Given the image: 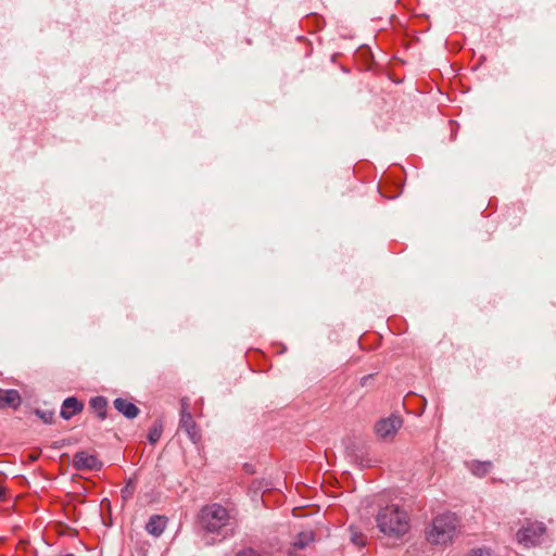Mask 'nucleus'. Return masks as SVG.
<instances>
[{
  "label": "nucleus",
  "instance_id": "obj_1",
  "mask_svg": "<svg viewBox=\"0 0 556 556\" xmlns=\"http://www.w3.org/2000/svg\"><path fill=\"white\" fill-rule=\"evenodd\" d=\"M199 518L204 531L223 539L232 535L237 528L236 514L217 503L204 506Z\"/></svg>",
  "mask_w": 556,
  "mask_h": 556
},
{
  "label": "nucleus",
  "instance_id": "obj_2",
  "mask_svg": "<svg viewBox=\"0 0 556 556\" xmlns=\"http://www.w3.org/2000/svg\"><path fill=\"white\" fill-rule=\"evenodd\" d=\"M376 523L381 533L389 538H402L410 528L408 513L396 504L381 507L376 516Z\"/></svg>",
  "mask_w": 556,
  "mask_h": 556
},
{
  "label": "nucleus",
  "instance_id": "obj_3",
  "mask_svg": "<svg viewBox=\"0 0 556 556\" xmlns=\"http://www.w3.org/2000/svg\"><path fill=\"white\" fill-rule=\"evenodd\" d=\"M458 528V519L454 514L437 516L427 532V540L431 544L446 545L453 541Z\"/></svg>",
  "mask_w": 556,
  "mask_h": 556
},
{
  "label": "nucleus",
  "instance_id": "obj_4",
  "mask_svg": "<svg viewBox=\"0 0 556 556\" xmlns=\"http://www.w3.org/2000/svg\"><path fill=\"white\" fill-rule=\"evenodd\" d=\"M546 527L541 521L526 520L515 534L516 542L526 548L534 547L544 542Z\"/></svg>",
  "mask_w": 556,
  "mask_h": 556
},
{
  "label": "nucleus",
  "instance_id": "obj_5",
  "mask_svg": "<svg viewBox=\"0 0 556 556\" xmlns=\"http://www.w3.org/2000/svg\"><path fill=\"white\" fill-rule=\"evenodd\" d=\"M402 424L403 421L399 416L392 415L388 418L380 419L375 426V431L377 435L383 440L393 439L402 427Z\"/></svg>",
  "mask_w": 556,
  "mask_h": 556
},
{
  "label": "nucleus",
  "instance_id": "obj_6",
  "mask_svg": "<svg viewBox=\"0 0 556 556\" xmlns=\"http://www.w3.org/2000/svg\"><path fill=\"white\" fill-rule=\"evenodd\" d=\"M73 466L78 470H94L101 467V463L94 455L81 451L73 456Z\"/></svg>",
  "mask_w": 556,
  "mask_h": 556
},
{
  "label": "nucleus",
  "instance_id": "obj_7",
  "mask_svg": "<svg viewBox=\"0 0 556 556\" xmlns=\"http://www.w3.org/2000/svg\"><path fill=\"white\" fill-rule=\"evenodd\" d=\"M180 428L186 431V433L193 443H197L200 440L201 435L199 429L191 414L187 412L185 408L181 410Z\"/></svg>",
  "mask_w": 556,
  "mask_h": 556
},
{
  "label": "nucleus",
  "instance_id": "obj_8",
  "mask_svg": "<svg viewBox=\"0 0 556 556\" xmlns=\"http://www.w3.org/2000/svg\"><path fill=\"white\" fill-rule=\"evenodd\" d=\"M22 403V397L18 391L9 389H0V409L13 408L16 409Z\"/></svg>",
  "mask_w": 556,
  "mask_h": 556
},
{
  "label": "nucleus",
  "instance_id": "obj_9",
  "mask_svg": "<svg viewBox=\"0 0 556 556\" xmlns=\"http://www.w3.org/2000/svg\"><path fill=\"white\" fill-rule=\"evenodd\" d=\"M84 409V403L75 396L67 397L63 401L60 415L63 419L68 420Z\"/></svg>",
  "mask_w": 556,
  "mask_h": 556
},
{
  "label": "nucleus",
  "instance_id": "obj_10",
  "mask_svg": "<svg viewBox=\"0 0 556 556\" xmlns=\"http://www.w3.org/2000/svg\"><path fill=\"white\" fill-rule=\"evenodd\" d=\"M113 405L117 412L123 414L126 418L132 419L138 416L139 408L131 402L125 399H116Z\"/></svg>",
  "mask_w": 556,
  "mask_h": 556
},
{
  "label": "nucleus",
  "instance_id": "obj_11",
  "mask_svg": "<svg viewBox=\"0 0 556 556\" xmlns=\"http://www.w3.org/2000/svg\"><path fill=\"white\" fill-rule=\"evenodd\" d=\"M166 525L167 519L164 516L154 515L150 517L146 526V529L150 534L154 536H160L164 532Z\"/></svg>",
  "mask_w": 556,
  "mask_h": 556
},
{
  "label": "nucleus",
  "instance_id": "obj_12",
  "mask_svg": "<svg viewBox=\"0 0 556 556\" xmlns=\"http://www.w3.org/2000/svg\"><path fill=\"white\" fill-rule=\"evenodd\" d=\"M106 406L108 402L103 396H96L90 400V407L100 419L106 417Z\"/></svg>",
  "mask_w": 556,
  "mask_h": 556
},
{
  "label": "nucleus",
  "instance_id": "obj_13",
  "mask_svg": "<svg viewBox=\"0 0 556 556\" xmlns=\"http://www.w3.org/2000/svg\"><path fill=\"white\" fill-rule=\"evenodd\" d=\"M314 539L315 536L312 530H304L296 535L293 545L300 549H303L308 546V544L312 543Z\"/></svg>",
  "mask_w": 556,
  "mask_h": 556
},
{
  "label": "nucleus",
  "instance_id": "obj_14",
  "mask_svg": "<svg viewBox=\"0 0 556 556\" xmlns=\"http://www.w3.org/2000/svg\"><path fill=\"white\" fill-rule=\"evenodd\" d=\"M491 468H492L491 462H483V463L477 462V463L472 464L471 471L476 476L483 477L491 470Z\"/></svg>",
  "mask_w": 556,
  "mask_h": 556
},
{
  "label": "nucleus",
  "instance_id": "obj_15",
  "mask_svg": "<svg viewBox=\"0 0 556 556\" xmlns=\"http://www.w3.org/2000/svg\"><path fill=\"white\" fill-rule=\"evenodd\" d=\"M350 532V540L357 546H364L365 545V536L362 532L357 530L356 527L351 526L349 528Z\"/></svg>",
  "mask_w": 556,
  "mask_h": 556
},
{
  "label": "nucleus",
  "instance_id": "obj_16",
  "mask_svg": "<svg viewBox=\"0 0 556 556\" xmlns=\"http://www.w3.org/2000/svg\"><path fill=\"white\" fill-rule=\"evenodd\" d=\"M162 435V426H154L149 430L148 440L150 443H156Z\"/></svg>",
  "mask_w": 556,
  "mask_h": 556
},
{
  "label": "nucleus",
  "instance_id": "obj_17",
  "mask_svg": "<svg viewBox=\"0 0 556 556\" xmlns=\"http://www.w3.org/2000/svg\"><path fill=\"white\" fill-rule=\"evenodd\" d=\"M36 415L43 420L46 424H51L53 421L54 413L52 410H36Z\"/></svg>",
  "mask_w": 556,
  "mask_h": 556
},
{
  "label": "nucleus",
  "instance_id": "obj_18",
  "mask_svg": "<svg viewBox=\"0 0 556 556\" xmlns=\"http://www.w3.org/2000/svg\"><path fill=\"white\" fill-rule=\"evenodd\" d=\"M467 556H493L491 549L489 548H476L472 549Z\"/></svg>",
  "mask_w": 556,
  "mask_h": 556
},
{
  "label": "nucleus",
  "instance_id": "obj_19",
  "mask_svg": "<svg viewBox=\"0 0 556 556\" xmlns=\"http://www.w3.org/2000/svg\"><path fill=\"white\" fill-rule=\"evenodd\" d=\"M237 556H262L258 552L253 548H244L240 551Z\"/></svg>",
  "mask_w": 556,
  "mask_h": 556
},
{
  "label": "nucleus",
  "instance_id": "obj_20",
  "mask_svg": "<svg viewBox=\"0 0 556 556\" xmlns=\"http://www.w3.org/2000/svg\"><path fill=\"white\" fill-rule=\"evenodd\" d=\"M131 490L129 489V485L126 486L124 490H122V493H123V497H127V496H130L131 495Z\"/></svg>",
  "mask_w": 556,
  "mask_h": 556
},
{
  "label": "nucleus",
  "instance_id": "obj_21",
  "mask_svg": "<svg viewBox=\"0 0 556 556\" xmlns=\"http://www.w3.org/2000/svg\"><path fill=\"white\" fill-rule=\"evenodd\" d=\"M4 497V490L0 486V501Z\"/></svg>",
  "mask_w": 556,
  "mask_h": 556
}]
</instances>
